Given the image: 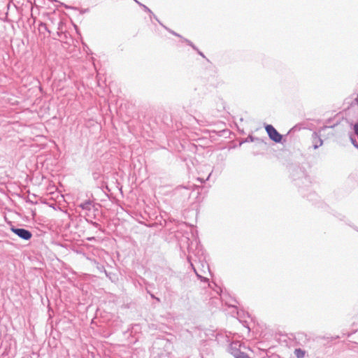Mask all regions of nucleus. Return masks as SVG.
<instances>
[{"instance_id":"obj_12","label":"nucleus","mask_w":358,"mask_h":358,"mask_svg":"<svg viewBox=\"0 0 358 358\" xmlns=\"http://www.w3.org/2000/svg\"><path fill=\"white\" fill-rule=\"evenodd\" d=\"M41 27H44L45 29L46 28V26L45 24H41Z\"/></svg>"},{"instance_id":"obj_9","label":"nucleus","mask_w":358,"mask_h":358,"mask_svg":"<svg viewBox=\"0 0 358 358\" xmlns=\"http://www.w3.org/2000/svg\"><path fill=\"white\" fill-rule=\"evenodd\" d=\"M355 132L357 135H358V123L356 124L354 127Z\"/></svg>"},{"instance_id":"obj_3","label":"nucleus","mask_w":358,"mask_h":358,"mask_svg":"<svg viewBox=\"0 0 358 358\" xmlns=\"http://www.w3.org/2000/svg\"><path fill=\"white\" fill-rule=\"evenodd\" d=\"M313 148L314 149H317L319 147L322 146L323 144V141L318 136L317 133H313Z\"/></svg>"},{"instance_id":"obj_6","label":"nucleus","mask_w":358,"mask_h":358,"mask_svg":"<svg viewBox=\"0 0 358 358\" xmlns=\"http://www.w3.org/2000/svg\"><path fill=\"white\" fill-rule=\"evenodd\" d=\"M135 1L138 4L140 5L141 6H142L144 9L145 11L148 12V13H152V11L145 5L141 3L139 1H138L137 0H135Z\"/></svg>"},{"instance_id":"obj_10","label":"nucleus","mask_w":358,"mask_h":358,"mask_svg":"<svg viewBox=\"0 0 358 358\" xmlns=\"http://www.w3.org/2000/svg\"><path fill=\"white\" fill-rule=\"evenodd\" d=\"M169 31H170L172 34H173V35H175V36H178V37H181L179 34H178L177 33H176V32H175V31H171V30H169Z\"/></svg>"},{"instance_id":"obj_8","label":"nucleus","mask_w":358,"mask_h":358,"mask_svg":"<svg viewBox=\"0 0 358 358\" xmlns=\"http://www.w3.org/2000/svg\"><path fill=\"white\" fill-rule=\"evenodd\" d=\"M90 204V202H85L84 203H81L80 204V207L83 208V209H87L88 208V206Z\"/></svg>"},{"instance_id":"obj_4","label":"nucleus","mask_w":358,"mask_h":358,"mask_svg":"<svg viewBox=\"0 0 358 358\" xmlns=\"http://www.w3.org/2000/svg\"><path fill=\"white\" fill-rule=\"evenodd\" d=\"M306 352L301 348H297L294 350V355L297 358H303Z\"/></svg>"},{"instance_id":"obj_11","label":"nucleus","mask_w":358,"mask_h":358,"mask_svg":"<svg viewBox=\"0 0 358 358\" xmlns=\"http://www.w3.org/2000/svg\"><path fill=\"white\" fill-rule=\"evenodd\" d=\"M169 31H170L172 34H173V35H175V36H178V37H181L179 34H178L177 33H176V32H175V31H171V30H169Z\"/></svg>"},{"instance_id":"obj_5","label":"nucleus","mask_w":358,"mask_h":358,"mask_svg":"<svg viewBox=\"0 0 358 358\" xmlns=\"http://www.w3.org/2000/svg\"><path fill=\"white\" fill-rule=\"evenodd\" d=\"M235 357L236 358H250L247 355H245V353L243 352H238L236 355H235Z\"/></svg>"},{"instance_id":"obj_1","label":"nucleus","mask_w":358,"mask_h":358,"mask_svg":"<svg viewBox=\"0 0 358 358\" xmlns=\"http://www.w3.org/2000/svg\"><path fill=\"white\" fill-rule=\"evenodd\" d=\"M269 138L275 143H280L282 140V135L271 124H268L265 127Z\"/></svg>"},{"instance_id":"obj_14","label":"nucleus","mask_w":358,"mask_h":358,"mask_svg":"<svg viewBox=\"0 0 358 358\" xmlns=\"http://www.w3.org/2000/svg\"><path fill=\"white\" fill-rule=\"evenodd\" d=\"M210 174H211V173H210V174L208 176V178H207V179H206V180H208V179L210 178Z\"/></svg>"},{"instance_id":"obj_7","label":"nucleus","mask_w":358,"mask_h":358,"mask_svg":"<svg viewBox=\"0 0 358 358\" xmlns=\"http://www.w3.org/2000/svg\"><path fill=\"white\" fill-rule=\"evenodd\" d=\"M183 41H185V43H187L189 45H190L191 47H192V48H193V49L196 50V48L193 45V43H192L190 41H189V40H187V39H185V38H184V39H183Z\"/></svg>"},{"instance_id":"obj_13","label":"nucleus","mask_w":358,"mask_h":358,"mask_svg":"<svg viewBox=\"0 0 358 358\" xmlns=\"http://www.w3.org/2000/svg\"><path fill=\"white\" fill-rule=\"evenodd\" d=\"M199 54L200 55H201L202 57H203V53H202V52H199Z\"/></svg>"},{"instance_id":"obj_2","label":"nucleus","mask_w":358,"mask_h":358,"mask_svg":"<svg viewBox=\"0 0 358 358\" xmlns=\"http://www.w3.org/2000/svg\"><path fill=\"white\" fill-rule=\"evenodd\" d=\"M11 231L23 240H29L32 236L31 231L23 228L12 227Z\"/></svg>"},{"instance_id":"obj_15","label":"nucleus","mask_w":358,"mask_h":358,"mask_svg":"<svg viewBox=\"0 0 358 358\" xmlns=\"http://www.w3.org/2000/svg\"><path fill=\"white\" fill-rule=\"evenodd\" d=\"M357 148H358V145H357Z\"/></svg>"}]
</instances>
